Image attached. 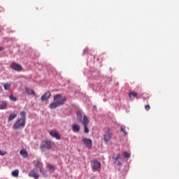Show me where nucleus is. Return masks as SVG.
Segmentation results:
<instances>
[{
  "instance_id": "1",
  "label": "nucleus",
  "mask_w": 179,
  "mask_h": 179,
  "mask_svg": "<svg viewBox=\"0 0 179 179\" xmlns=\"http://www.w3.org/2000/svg\"><path fill=\"white\" fill-rule=\"evenodd\" d=\"M53 102L50 103L49 108L51 110H55L57 107H59V106H64L65 103H66V97L62 96L61 94H57L54 96Z\"/></svg>"
},
{
  "instance_id": "2",
  "label": "nucleus",
  "mask_w": 179,
  "mask_h": 179,
  "mask_svg": "<svg viewBox=\"0 0 179 179\" xmlns=\"http://www.w3.org/2000/svg\"><path fill=\"white\" fill-rule=\"evenodd\" d=\"M55 145L54 142L51 141V140H45V141L42 142L40 145V149L41 152H44L45 149L47 150H50L52 149V147Z\"/></svg>"
},
{
  "instance_id": "3",
  "label": "nucleus",
  "mask_w": 179,
  "mask_h": 179,
  "mask_svg": "<svg viewBox=\"0 0 179 179\" xmlns=\"http://www.w3.org/2000/svg\"><path fill=\"white\" fill-rule=\"evenodd\" d=\"M26 126V120L24 119H18L13 125L14 129H20Z\"/></svg>"
},
{
  "instance_id": "4",
  "label": "nucleus",
  "mask_w": 179,
  "mask_h": 179,
  "mask_svg": "<svg viewBox=\"0 0 179 179\" xmlns=\"http://www.w3.org/2000/svg\"><path fill=\"white\" fill-rule=\"evenodd\" d=\"M113 138V131L111 129H108L103 136V141L105 143H108Z\"/></svg>"
},
{
  "instance_id": "5",
  "label": "nucleus",
  "mask_w": 179,
  "mask_h": 179,
  "mask_svg": "<svg viewBox=\"0 0 179 179\" xmlns=\"http://www.w3.org/2000/svg\"><path fill=\"white\" fill-rule=\"evenodd\" d=\"M82 124L84 126V133L89 134V128L87 127L89 125V118H87V116L84 115Z\"/></svg>"
},
{
  "instance_id": "6",
  "label": "nucleus",
  "mask_w": 179,
  "mask_h": 179,
  "mask_svg": "<svg viewBox=\"0 0 179 179\" xmlns=\"http://www.w3.org/2000/svg\"><path fill=\"white\" fill-rule=\"evenodd\" d=\"M112 159L114 164H117V166H121L122 165V163H124V160L121 158V155L120 154H117L116 157H113Z\"/></svg>"
},
{
  "instance_id": "7",
  "label": "nucleus",
  "mask_w": 179,
  "mask_h": 179,
  "mask_svg": "<svg viewBox=\"0 0 179 179\" xmlns=\"http://www.w3.org/2000/svg\"><path fill=\"white\" fill-rule=\"evenodd\" d=\"M91 166L93 170H99L101 167V163L97 160H94L91 162Z\"/></svg>"
},
{
  "instance_id": "8",
  "label": "nucleus",
  "mask_w": 179,
  "mask_h": 179,
  "mask_svg": "<svg viewBox=\"0 0 179 179\" xmlns=\"http://www.w3.org/2000/svg\"><path fill=\"white\" fill-rule=\"evenodd\" d=\"M29 177H33V178L37 179L40 177L38 175V170L37 169H34L29 173Z\"/></svg>"
},
{
  "instance_id": "9",
  "label": "nucleus",
  "mask_w": 179,
  "mask_h": 179,
  "mask_svg": "<svg viewBox=\"0 0 179 179\" xmlns=\"http://www.w3.org/2000/svg\"><path fill=\"white\" fill-rule=\"evenodd\" d=\"M10 68L11 69H13V71H22V65L17 64L16 62H13L10 65Z\"/></svg>"
},
{
  "instance_id": "10",
  "label": "nucleus",
  "mask_w": 179,
  "mask_h": 179,
  "mask_svg": "<svg viewBox=\"0 0 179 179\" xmlns=\"http://www.w3.org/2000/svg\"><path fill=\"white\" fill-rule=\"evenodd\" d=\"M50 135L52 136V138H55V139H57V141L61 140V135H59V134H58V132H57V131L55 130L50 131Z\"/></svg>"
},
{
  "instance_id": "11",
  "label": "nucleus",
  "mask_w": 179,
  "mask_h": 179,
  "mask_svg": "<svg viewBox=\"0 0 179 179\" xmlns=\"http://www.w3.org/2000/svg\"><path fill=\"white\" fill-rule=\"evenodd\" d=\"M83 142L86 145L87 148H92V141L90 138H83Z\"/></svg>"
},
{
  "instance_id": "12",
  "label": "nucleus",
  "mask_w": 179,
  "mask_h": 179,
  "mask_svg": "<svg viewBox=\"0 0 179 179\" xmlns=\"http://www.w3.org/2000/svg\"><path fill=\"white\" fill-rule=\"evenodd\" d=\"M50 97H51V92H48L41 96V100H42V101H47Z\"/></svg>"
},
{
  "instance_id": "13",
  "label": "nucleus",
  "mask_w": 179,
  "mask_h": 179,
  "mask_svg": "<svg viewBox=\"0 0 179 179\" xmlns=\"http://www.w3.org/2000/svg\"><path fill=\"white\" fill-rule=\"evenodd\" d=\"M20 155H21V156H22V157H24V158L29 157V152H27V150H26L24 149H22L20 150Z\"/></svg>"
},
{
  "instance_id": "14",
  "label": "nucleus",
  "mask_w": 179,
  "mask_h": 179,
  "mask_svg": "<svg viewBox=\"0 0 179 179\" xmlns=\"http://www.w3.org/2000/svg\"><path fill=\"white\" fill-rule=\"evenodd\" d=\"M25 92L26 93H27V94L36 96V92H34V90H33V89L25 87Z\"/></svg>"
},
{
  "instance_id": "15",
  "label": "nucleus",
  "mask_w": 179,
  "mask_h": 179,
  "mask_svg": "<svg viewBox=\"0 0 179 179\" xmlns=\"http://www.w3.org/2000/svg\"><path fill=\"white\" fill-rule=\"evenodd\" d=\"M77 121L78 122H83L82 113L80 111L77 112Z\"/></svg>"
},
{
  "instance_id": "16",
  "label": "nucleus",
  "mask_w": 179,
  "mask_h": 179,
  "mask_svg": "<svg viewBox=\"0 0 179 179\" xmlns=\"http://www.w3.org/2000/svg\"><path fill=\"white\" fill-rule=\"evenodd\" d=\"M72 129L73 132H79L80 131V126L79 124H73Z\"/></svg>"
},
{
  "instance_id": "17",
  "label": "nucleus",
  "mask_w": 179,
  "mask_h": 179,
  "mask_svg": "<svg viewBox=\"0 0 179 179\" xmlns=\"http://www.w3.org/2000/svg\"><path fill=\"white\" fill-rule=\"evenodd\" d=\"M8 107V104L6 103V101H2L1 104H0V110H5Z\"/></svg>"
},
{
  "instance_id": "18",
  "label": "nucleus",
  "mask_w": 179,
  "mask_h": 179,
  "mask_svg": "<svg viewBox=\"0 0 179 179\" xmlns=\"http://www.w3.org/2000/svg\"><path fill=\"white\" fill-rule=\"evenodd\" d=\"M35 167H36L35 169H39V170H40V169H43V164L41 163V162L37 161L35 164Z\"/></svg>"
},
{
  "instance_id": "19",
  "label": "nucleus",
  "mask_w": 179,
  "mask_h": 179,
  "mask_svg": "<svg viewBox=\"0 0 179 179\" xmlns=\"http://www.w3.org/2000/svg\"><path fill=\"white\" fill-rule=\"evenodd\" d=\"M10 86H12V83H6L3 85L4 90H9V89H10Z\"/></svg>"
},
{
  "instance_id": "20",
  "label": "nucleus",
  "mask_w": 179,
  "mask_h": 179,
  "mask_svg": "<svg viewBox=\"0 0 179 179\" xmlns=\"http://www.w3.org/2000/svg\"><path fill=\"white\" fill-rule=\"evenodd\" d=\"M16 117H17V114H16V113L10 114L8 117V121H12V120H15V118H16Z\"/></svg>"
},
{
  "instance_id": "21",
  "label": "nucleus",
  "mask_w": 179,
  "mask_h": 179,
  "mask_svg": "<svg viewBox=\"0 0 179 179\" xmlns=\"http://www.w3.org/2000/svg\"><path fill=\"white\" fill-rule=\"evenodd\" d=\"M133 97H137L138 96V93H136V92H131L129 93V97L130 99H132Z\"/></svg>"
},
{
  "instance_id": "22",
  "label": "nucleus",
  "mask_w": 179,
  "mask_h": 179,
  "mask_svg": "<svg viewBox=\"0 0 179 179\" xmlns=\"http://www.w3.org/2000/svg\"><path fill=\"white\" fill-rule=\"evenodd\" d=\"M20 115L21 117L20 120H24V121H26V112L24 111L20 112Z\"/></svg>"
},
{
  "instance_id": "23",
  "label": "nucleus",
  "mask_w": 179,
  "mask_h": 179,
  "mask_svg": "<svg viewBox=\"0 0 179 179\" xmlns=\"http://www.w3.org/2000/svg\"><path fill=\"white\" fill-rule=\"evenodd\" d=\"M11 174L13 177H19V171L17 169H15V171H12Z\"/></svg>"
},
{
  "instance_id": "24",
  "label": "nucleus",
  "mask_w": 179,
  "mask_h": 179,
  "mask_svg": "<svg viewBox=\"0 0 179 179\" xmlns=\"http://www.w3.org/2000/svg\"><path fill=\"white\" fill-rule=\"evenodd\" d=\"M48 168L49 169V171H50L52 173H54V170H55V169L52 165L48 164Z\"/></svg>"
},
{
  "instance_id": "25",
  "label": "nucleus",
  "mask_w": 179,
  "mask_h": 179,
  "mask_svg": "<svg viewBox=\"0 0 179 179\" xmlns=\"http://www.w3.org/2000/svg\"><path fill=\"white\" fill-rule=\"evenodd\" d=\"M10 100H11V101H17V98H16V96H15L13 95H10Z\"/></svg>"
},
{
  "instance_id": "26",
  "label": "nucleus",
  "mask_w": 179,
  "mask_h": 179,
  "mask_svg": "<svg viewBox=\"0 0 179 179\" xmlns=\"http://www.w3.org/2000/svg\"><path fill=\"white\" fill-rule=\"evenodd\" d=\"M124 156L126 157V159H129L131 157V154L128 153L127 152H124Z\"/></svg>"
},
{
  "instance_id": "27",
  "label": "nucleus",
  "mask_w": 179,
  "mask_h": 179,
  "mask_svg": "<svg viewBox=\"0 0 179 179\" xmlns=\"http://www.w3.org/2000/svg\"><path fill=\"white\" fill-rule=\"evenodd\" d=\"M39 170H40V172L43 174V176H45V174H47V171L44 170L43 167Z\"/></svg>"
},
{
  "instance_id": "28",
  "label": "nucleus",
  "mask_w": 179,
  "mask_h": 179,
  "mask_svg": "<svg viewBox=\"0 0 179 179\" xmlns=\"http://www.w3.org/2000/svg\"><path fill=\"white\" fill-rule=\"evenodd\" d=\"M121 131L124 134V135H128V132L125 131V128L122 127Z\"/></svg>"
},
{
  "instance_id": "29",
  "label": "nucleus",
  "mask_w": 179,
  "mask_h": 179,
  "mask_svg": "<svg viewBox=\"0 0 179 179\" xmlns=\"http://www.w3.org/2000/svg\"><path fill=\"white\" fill-rule=\"evenodd\" d=\"M4 155H6V151H2L0 150V155L1 156H4Z\"/></svg>"
},
{
  "instance_id": "30",
  "label": "nucleus",
  "mask_w": 179,
  "mask_h": 179,
  "mask_svg": "<svg viewBox=\"0 0 179 179\" xmlns=\"http://www.w3.org/2000/svg\"><path fill=\"white\" fill-rule=\"evenodd\" d=\"M145 108L147 111H149V110H150V105H146L145 106Z\"/></svg>"
},
{
  "instance_id": "31",
  "label": "nucleus",
  "mask_w": 179,
  "mask_h": 179,
  "mask_svg": "<svg viewBox=\"0 0 179 179\" xmlns=\"http://www.w3.org/2000/svg\"><path fill=\"white\" fill-rule=\"evenodd\" d=\"M0 51H3V48H2V46H0Z\"/></svg>"
}]
</instances>
